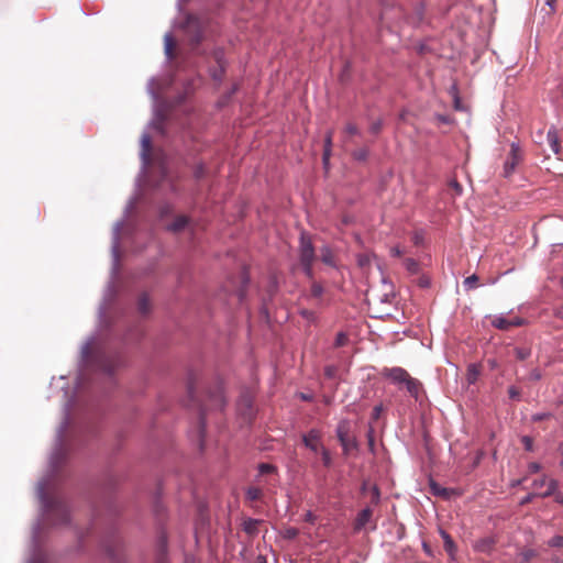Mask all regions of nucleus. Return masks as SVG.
I'll use <instances>...</instances> for the list:
<instances>
[{
  "instance_id": "nucleus-7",
  "label": "nucleus",
  "mask_w": 563,
  "mask_h": 563,
  "mask_svg": "<svg viewBox=\"0 0 563 563\" xmlns=\"http://www.w3.org/2000/svg\"><path fill=\"white\" fill-rule=\"evenodd\" d=\"M521 159L522 154L519 145L517 143H511L510 152L504 163V176H511Z\"/></svg>"
},
{
  "instance_id": "nucleus-12",
  "label": "nucleus",
  "mask_w": 563,
  "mask_h": 563,
  "mask_svg": "<svg viewBox=\"0 0 563 563\" xmlns=\"http://www.w3.org/2000/svg\"><path fill=\"white\" fill-rule=\"evenodd\" d=\"M405 385H406V388H407L408 393L416 400H418L419 399V395H420V390L422 388V384L418 379H416L413 377H410Z\"/></svg>"
},
{
  "instance_id": "nucleus-42",
  "label": "nucleus",
  "mask_w": 563,
  "mask_h": 563,
  "mask_svg": "<svg viewBox=\"0 0 563 563\" xmlns=\"http://www.w3.org/2000/svg\"><path fill=\"white\" fill-rule=\"evenodd\" d=\"M330 156H331V148H323L322 162H323L324 168H328Z\"/></svg>"
},
{
  "instance_id": "nucleus-56",
  "label": "nucleus",
  "mask_w": 563,
  "mask_h": 563,
  "mask_svg": "<svg viewBox=\"0 0 563 563\" xmlns=\"http://www.w3.org/2000/svg\"><path fill=\"white\" fill-rule=\"evenodd\" d=\"M199 420H200V437H202L203 429H205V416H203V412H200Z\"/></svg>"
},
{
  "instance_id": "nucleus-61",
  "label": "nucleus",
  "mask_w": 563,
  "mask_h": 563,
  "mask_svg": "<svg viewBox=\"0 0 563 563\" xmlns=\"http://www.w3.org/2000/svg\"><path fill=\"white\" fill-rule=\"evenodd\" d=\"M429 284H430V282H429V279H428V278H424V277H423V278H421V279H420V286H422V287H428V286H429Z\"/></svg>"
},
{
  "instance_id": "nucleus-15",
  "label": "nucleus",
  "mask_w": 563,
  "mask_h": 563,
  "mask_svg": "<svg viewBox=\"0 0 563 563\" xmlns=\"http://www.w3.org/2000/svg\"><path fill=\"white\" fill-rule=\"evenodd\" d=\"M548 143L554 154L560 153L559 136L555 128H551L547 133Z\"/></svg>"
},
{
  "instance_id": "nucleus-19",
  "label": "nucleus",
  "mask_w": 563,
  "mask_h": 563,
  "mask_svg": "<svg viewBox=\"0 0 563 563\" xmlns=\"http://www.w3.org/2000/svg\"><path fill=\"white\" fill-rule=\"evenodd\" d=\"M164 115L161 111L155 110L154 118L150 122L148 126L156 131L163 132Z\"/></svg>"
},
{
  "instance_id": "nucleus-28",
  "label": "nucleus",
  "mask_w": 563,
  "mask_h": 563,
  "mask_svg": "<svg viewBox=\"0 0 563 563\" xmlns=\"http://www.w3.org/2000/svg\"><path fill=\"white\" fill-rule=\"evenodd\" d=\"M515 354L518 360H526L531 355V350L529 347H516Z\"/></svg>"
},
{
  "instance_id": "nucleus-60",
  "label": "nucleus",
  "mask_w": 563,
  "mask_h": 563,
  "mask_svg": "<svg viewBox=\"0 0 563 563\" xmlns=\"http://www.w3.org/2000/svg\"><path fill=\"white\" fill-rule=\"evenodd\" d=\"M545 416H547L545 413H538V415H534V416H533V420H534V421H540V420L544 419V418H545Z\"/></svg>"
},
{
  "instance_id": "nucleus-43",
  "label": "nucleus",
  "mask_w": 563,
  "mask_h": 563,
  "mask_svg": "<svg viewBox=\"0 0 563 563\" xmlns=\"http://www.w3.org/2000/svg\"><path fill=\"white\" fill-rule=\"evenodd\" d=\"M522 443H523L525 449L527 451H532V449H533V441H532V439L530 437L525 435L522 438Z\"/></svg>"
},
{
  "instance_id": "nucleus-14",
  "label": "nucleus",
  "mask_w": 563,
  "mask_h": 563,
  "mask_svg": "<svg viewBox=\"0 0 563 563\" xmlns=\"http://www.w3.org/2000/svg\"><path fill=\"white\" fill-rule=\"evenodd\" d=\"M474 550L482 553H489L494 547L492 538H484L474 543Z\"/></svg>"
},
{
  "instance_id": "nucleus-22",
  "label": "nucleus",
  "mask_w": 563,
  "mask_h": 563,
  "mask_svg": "<svg viewBox=\"0 0 563 563\" xmlns=\"http://www.w3.org/2000/svg\"><path fill=\"white\" fill-rule=\"evenodd\" d=\"M137 309L140 313L146 314L150 311V301L145 294H143L137 301Z\"/></svg>"
},
{
  "instance_id": "nucleus-64",
  "label": "nucleus",
  "mask_w": 563,
  "mask_h": 563,
  "mask_svg": "<svg viewBox=\"0 0 563 563\" xmlns=\"http://www.w3.org/2000/svg\"><path fill=\"white\" fill-rule=\"evenodd\" d=\"M559 451L561 452V454L563 455V442L560 444L559 446Z\"/></svg>"
},
{
  "instance_id": "nucleus-26",
  "label": "nucleus",
  "mask_w": 563,
  "mask_h": 563,
  "mask_svg": "<svg viewBox=\"0 0 563 563\" xmlns=\"http://www.w3.org/2000/svg\"><path fill=\"white\" fill-rule=\"evenodd\" d=\"M430 489H431L432 494L435 496L446 497L449 495L446 488L441 487L440 485H438L434 482L430 483Z\"/></svg>"
},
{
  "instance_id": "nucleus-9",
  "label": "nucleus",
  "mask_w": 563,
  "mask_h": 563,
  "mask_svg": "<svg viewBox=\"0 0 563 563\" xmlns=\"http://www.w3.org/2000/svg\"><path fill=\"white\" fill-rule=\"evenodd\" d=\"M384 376L389 378L394 384H406L411 377L402 367H390L384 369Z\"/></svg>"
},
{
  "instance_id": "nucleus-47",
  "label": "nucleus",
  "mask_w": 563,
  "mask_h": 563,
  "mask_svg": "<svg viewBox=\"0 0 563 563\" xmlns=\"http://www.w3.org/2000/svg\"><path fill=\"white\" fill-rule=\"evenodd\" d=\"M534 497H539V493H531V494H528L527 496H525L521 501H520V505H527L528 503H530Z\"/></svg>"
},
{
  "instance_id": "nucleus-3",
  "label": "nucleus",
  "mask_w": 563,
  "mask_h": 563,
  "mask_svg": "<svg viewBox=\"0 0 563 563\" xmlns=\"http://www.w3.org/2000/svg\"><path fill=\"white\" fill-rule=\"evenodd\" d=\"M316 258L314 247L310 238L306 233H301L300 247H299V260L300 265L305 275L309 278H313L312 264Z\"/></svg>"
},
{
  "instance_id": "nucleus-41",
  "label": "nucleus",
  "mask_w": 563,
  "mask_h": 563,
  "mask_svg": "<svg viewBox=\"0 0 563 563\" xmlns=\"http://www.w3.org/2000/svg\"><path fill=\"white\" fill-rule=\"evenodd\" d=\"M449 186L455 191L456 195H461L462 194V186L459 184L457 180L455 179H452L450 183H449Z\"/></svg>"
},
{
  "instance_id": "nucleus-53",
  "label": "nucleus",
  "mask_w": 563,
  "mask_h": 563,
  "mask_svg": "<svg viewBox=\"0 0 563 563\" xmlns=\"http://www.w3.org/2000/svg\"><path fill=\"white\" fill-rule=\"evenodd\" d=\"M305 520L308 521V522H311L313 523L314 520H316V516L313 515L312 511H307L306 515H305Z\"/></svg>"
},
{
  "instance_id": "nucleus-38",
  "label": "nucleus",
  "mask_w": 563,
  "mask_h": 563,
  "mask_svg": "<svg viewBox=\"0 0 563 563\" xmlns=\"http://www.w3.org/2000/svg\"><path fill=\"white\" fill-rule=\"evenodd\" d=\"M384 408H383V405L379 404V405H376L374 408H373V411H372V419L373 420H378L382 412H383Z\"/></svg>"
},
{
  "instance_id": "nucleus-52",
  "label": "nucleus",
  "mask_w": 563,
  "mask_h": 563,
  "mask_svg": "<svg viewBox=\"0 0 563 563\" xmlns=\"http://www.w3.org/2000/svg\"><path fill=\"white\" fill-rule=\"evenodd\" d=\"M203 173H205L203 166L198 165L195 169V177L199 179L203 176Z\"/></svg>"
},
{
  "instance_id": "nucleus-23",
  "label": "nucleus",
  "mask_w": 563,
  "mask_h": 563,
  "mask_svg": "<svg viewBox=\"0 0 563 563\" xmlns=\"http://www.w3.org/2000/svg\"><path fill=\"white\" fill-rule=\"evenodd\" d=\"M537 555V552L532 549H526L522 550L519 553L520 563H528L530 562L534 556Z\"/></svg>"
},
{
  "instance_id": "nucleus-31",
  "label": "nucleus",
  "mask_w": 563,
  "mask_h": 563,
  "mask_svg": "<svg viewBox=\"0 0 563 563\" xmlns=\"http://www.w3.org/2000/svg\"><path fill=\"white\" fill-rule=\"evenodd\" d=\"M257 523V520L249 519L247 521L244 522V530L249 533H253L256 530Z\"/></svg>"
},
{
  "instance_id": "nucleus-59",
  "label": "nucleus",
  "mask_w": 563,
  "mask_h": 563,
  "mask_svg": "<svg viewBox=\"0 0 563 563\" xmlns=\"http://www.w3.org/2000/svg\"><path fill=\"white\" fill-rule=\"evenodd\" d=\"M555 317L563 319V306L558 308L554 312Z\"/></svg>"
},
{
  "instance_id": "nucleus-4",
  "label": "nucleus",
  "mask_w": 563,
  "mask_h": 563,
  "mask_svg": "<svg viewBox=\"0 0 563 563\" xmlns=\"http://www.w3.org/2000/svg\"><path fill=\"white\" fill-rule=\"evenodd\" d=\"M336 437L345 454H349L352 450L357 448V442L354 438L349 435L350 433V421L343 419L338 423Z\"/></svg>"
},
{
  "instance_id": "nucleus-34",
  "label": "nucleus",
  "mask_w": 563,
  "mask_h": 563,
  "mask_svg": "<svg viewBox=\"0 0 563 563\" xmlns=\"http://www.w3.org/2000/svg\"><path fill=\"white\" fill-rule=\"evenodd\" d=\"M311 294L313 297H320L323 294V287L318 283H313L311 285Z\"/></svg>"
},
{
  "instance_id": "nucleus-33",
  "label": "nucleus",
  "mask_w": 563,
  "mask_h": 563,
  "mask_svg": "<svg viewBox=\"0 0 563 563\" xmlns=\"http://www.w3.org/2000/svg\"><path fill=\"white\" fill-rule=\"evenodd\" d=\"M508 395H509V398L512 400H517V401L520 400V390L516 386H510L508 388Z\"/></svg>"
},
{
  "instance_id": "nucleus-2",
  "label": "nucleus",
  "mask_w": 563,
  "mask_h": 563,
  "mask_svg": "<svg viewBox=\"0 0 563 563\" xmlns=\"http://www.w3.org/2000/svg\"><path fill=\"white\" fill-rule=\"evenodd\" d=\"M136 201H137V198L135 196H133L129 199V201L124 208L122 219L118 220L113 225L112 244H111V256H112L111 277H110V282L108 283V286L106 288L102 302L98 310V314H99L100 319L104 318L106 310L117 292L114 283L119 275V271H120V253H119L120 233H121L122 228L125 224L126 219L130 217V213L135 208Z\"/></svg>"
},
{
  "instance_id": "nucleus-16",
  "label": "nucleus",
  "mask_w": 563,
  "mask_h": 563,
  "mask_svg": "<svg viewBox=\"0 0 563 563\" xmlns=\"http://www.w3.org/2000/svg\"><path fill=\"white\" fill-rule=\"evenodd\" d=\"M481 375L479 366L470 364L466 372V380L470 385L475 384Z\"/></svg>"
},
{
  "instance_id": "nucleus-5",
  "label": "nucleus",
  "mask_w": 563,
  "mask_h": 563,
  "mask_svg": "<svg viewBox=\"0 0 563 563\" xmlns=\"http://www.w3.org/2000/svg\"><path fill=\"white\" fill-rule=\"evenodd\" d=\"M42 528L32 529V551L31 556L26 563H52L47 554L40 548V534Z\"/></svg>"
},
{
  "instance_id": "nucleus-21",
  "label": "nucleus",
  "mask_w": 563,
  "mask_h": 563,
  "mask_svg": "<svg viewBox=\"0 0 563 563\" xmlns=\"http://www.w3.org/2000/svg\"><path fill=\"white\" fill-rule=\"evenodd\" d=\"M320 253H321V260H322V262H323L325 265L334 266L333 254H332V251H331L330 246L324 245V246L320 250Z\"/></svg>"
},
{
  "instance_id": "nucleus-20",
  "label": "nucleus",
  "mask_w": 563,
  "mask_h": 563,
  "mask_svg": "<svg viewBox=\"0 0 563 563\" xmlns=\"http://www.w3.org/2000/svg\"><path fill=\"white\" fill-rule=\"evenodd\" d=\"M188 224V218L185 216L177 217L169 225L168 230L178 232Z\"/></svg>"
},
{
  "instance_id": "nucleus-44",
  "label": "nucleus",
  "mask_w": 563,
  "mask_h": 563,
  "mask_svg": "<svg viewBox=\"0 0 563 563\" xmlns=\"http://www.w3.org/2000/svg\"><path fill=\"white\" fill-rule=\"evenodd\" d=\"M345 132L349 133V134H353V135L360 134V131H358L357 126L355 124H353V123H347L346 124Z\"/></svg>"
},
{
  "instance_id": "nucleus-45",
  "label": "nucleus",
  "mask_w": 563,
  "mask_h": 563,
  "mask_svg": "<svg viewBox=\"0 0 563 563\" xmlns=\"http://www.w3.org/2000/svg\"><path fill=\"white\" fill-rule=\"evenodd\" d=\"M258 470H260L261 474H266V473L273 472L274 466L271 464L263 463V464H260Z\"/></svg>"
},
{
  "instance_id": "nucleus-39",
  "label": "nucleus",
  "mask_w": 563,
  "mask_h": 563,
  "mask_svg": "<svg viewBox=\"0 0 563 563\" xmlns=\"http://www.w3.org/2000/svg\"><path fill=\"white\" fill-rule=\"evenodd\" d=\"M545 483H547V476H542L541 478H537L532 482V487L534 489H540L542 488L543 486H545Z\"/></svg>"
},
{
  "instance_id": "nucleus-62",
  "label": "nucleus",
  "mask_w": 563,
  "mask_h": 563,
  "mask_svg": "<svg viewBox=\"0 0 563 563\" xmlns=\"http://www.w3.org/2000/svg\"><path fill=\"white\" fill-rule=\"evenodd\" d=\"M162 177H163V179L168 178V173H167V169L165 166H162Z\"/></svg>"
},
{
  "instance_id": "nucleus-17",
  "label": "nucleus",
  "mask_w": 563,
  "mask_h": 563,
  "mask_svg": "<svg viewBox=\"0 0 563 563\" xmlns=\"http://www.w3.org/2000/svg\"><path fill=\"white\" fill-rule=\"evenodd\" d=\"M492 324L499 330H508L510 329V322L509 319L506 318L504 314H497L494 316L492 320Z\"/></svg>"
},
{
  "instance_id": "nucleus-30",
  "label": "nucleus",
  "mask_w": 563,
  "mask_h": 563,
  "mask_svg": "<svg viewBox=\"0 0 563 563\" xmlns=\"http://www.w3.org/2000/svg\"><path fill=\"white\" fill-rule=\"evenodd\" d=\"M319 452L321 453V459H322L323 465L325 467H330L332 464V457H331L330 452L325 448H321V451H319Z\"/></svg>"
},
{
  "instance_id": "nucleus-37",
  "label": "nucleus",
  "mask_w": 563,
  "mask_h": 563,
  "mask_svg": "<svg viewBox=\"0 0 563 563\" xmlns=\"http://www.w3.org/2000/svg\"><path fill=\"white\" fill-rule=\"evenodd\" d=\"M353 157L357 161H365L366 157H367V151L364 150V148H361V150H357V151H354L353 153Z\"/></svg>"
},
{
  "instance_id": "nucleus-55",
  "label": "nucleus",
  "mask_w": 563,
  "mask_h": 563,
  "mask_svg": "<svg viewBox=\"0 0 563 563\" xmlns=\"http://www.w3.org/2000/svg\"><path fill=\"white\" fill-rule=\"evenodd\" d=\"M241 404L244 405L247 409H251L252 408V401L250 398L247 397H243L241 399Z\"/></svg>"
},
{
  "instance_id": "nucleus-32",
  "label": "nucleus",
  "mask_w": 563,
  "mask_h": 563,
  "mask_svg": "<svg viewBox=\"0 0 563 563\" xmlns=\"http://www.w3.org/2000/svg\"><path fill=\"white\" fill-rule=\"evenodd\" d=\"M548 544L552 548H561V547H563V537L554 536L553 538H551L549 540Z\"/></svg>"
},
{
  "instance_id": "nucleus-58",
  "label": "nucleus",
  "mask_w": 563,
  "mask_h": 563,
  "mask_svg": "<svg viewBox=\"0 0 563 563\" xmlns=\"http://www.w3.org/2000/svg\"><path fill=\"white\" fill-rule=\"evenodd\" d=\"M554 498H555V501H556L558 504L563 505V493L558 492V493L555 494Z\"/></svg>"
},
{
  "instance_id": "nucleus-1",
  "label": "nucleus",
  "mask_w": 563,
  "mask_h": 563,
  "mask_svg": "<svg viewBox=\"0 0 563 563\" xmlns=\"http://www.w3.org/2000/svg\"><path fill=\"white\" fill-rule=\"evenodd\" d=\"M184 29L186 36L191 45L192 54L202 56L206 58V60H214L217 67H210L209 75L214 81L221 82L227 69L224 51L221 47H212L207 49L206 47L200 46V44L205 41V33L202 24L198 18L191 15L188 16L186 19Z\"/></svg>"
},
{
  "instance_id": "nucleus-10",
  "label": "nucleus",
  "mask_w": 563,
  "mask_h": 563,
  "mask_svg": "<svg viewBox=\"0 0 563 563\" xmlns=\"http://www.w3.org/2000/svg\"><path fill=\"white\" fill-rule=\"evenodd\" d=\"M372 517H373V511L369 507H366L363 510H361L357 514L355 521H354V527H353L354 531L360 532L363 529H365V527L372 522Z\"/></svg>"
},
{
  "instance_id": "nucleus-63",
  "label": "nucleus",
  "mask_w": 563,
  "mask_h": 563,
  "mask_svg": "<svg viewBox=\"0 0 563 563\" xmlns=\"http://www.w3.org/2000/svg\"><path fill=\"white\" fill-rule=\"evenodd\" d=\"M158 563H166L165 555H162L158 560Z\"/></svg>"
},
{
  "instance_id": "nucleus-25",
  "label": "nucleus",
  "mask_w": 563,
  "mask_h": 563,
  "mask_svg": "<svg viewBox=\"0 0 563 563\" xmlns=\"http://www.w3.org/2000/svg\"><path fill=\"white\" fill-rule=\"evenodd\" d=\"M246 498L247 500L254 501L257 500L262 496V490L257 487H249L246 489Z\"/></svg>"
},
{
  "instance_id": "nucleus-46",
  "label": "nucleus",
  "mask_w": 563,
  "mask_h": 563,
  "mask_svg": "<svg viewBox=\"0 0 563 563\" xmlns=\"http://www.w3.org/2000/svg\"><path fill=\"white\" fill-rule=\"evenodd\" d=\"M509 322H510V328L511 327H520L525 323V320L522 318L515 317V318H510Z\"/></svg>"
},
{
  "instance_id": "nucleus-24",
  "label": "nucleus",
  "mask_w": 563,
  "mask_h": 563,
  "mask_svg": "<svg viewBox=\"0 0 563 563\" xmlns=\"http://www.w3.org/2000/svg\"><path fill=\"white\" fill-rule=\"evenodd\" d=\"M405 267L410 274H417L419 272V263L413 258H406Z\"/></svg>"
},
{
  "instance_id": "nucleus-35",
  "label": "nucleus",
  "mask_w": 563,
  "mask_h": 563,
  "mask_svg": "<svg viewBox=\"0 0 563 563\" xmlns=\"http://www.w3.org/2000/svg\"><path fill=\"white\" fill-rule=\"evenodd\" d=\"M347 341V336L343 332H339L335 338V346H343Z\"/></svg>"
},
{
  "instance_id": "nucleus-48",
  "label": "nucleus",
  "mask_w": 563,
  "mask_h": 563,
  "mask_svg": "<svg viewBox=\"0 0 563 563\" xmlns=\"http://www.w3.org/2000/svg\"><path fill=\"white\" fill-rule=\"evenodd\" d=\"M541 470V465L538 462H531L528 465V471L530 473H538Z\"/></svg>"
},
{
  "instance_id": "nucleus-51",
  "label": "nucleus",
  "mask_w": 563,
  "mask_h": 563,
  "mask_svg": "<svg viewBox=\"0 0 563 563\" xmlns=\"http://www.w3.org/2000/svg\"><path fill=\"white\" fill-rule=\"evenodd\" d=\"M402 254V250L399 246H394L390 249V255L398 257Z\"/></svg>"
},
{
  "instance_id": "nucleus-8",
  "label": "nucleus",
  "mask_w": 563,
  "mask_h": 563,
  "mask_svg": "<svg viewBox=\"0 0 563 563\" xmlns=\"http://www.w3.org/2000/svg\"><path fill=\"white\" fill-rule=\"evenodd\" d=\"M302 442L306 448L314 453H318L321 451V448H324L320 442V432L316 429H311L306 434H303Z\"/></svg>"
},
{
  "instance_id": "nucleus-11",
  "label": "nucleus",
  "mask_w": 563,
  "mask_h": 563,
  "mask_svg": "<svg viewBox=\"0 0 563 563\" xmlns=\"http://www.w3.org/2000/svg\"><path fill=\"white\" fill-rule=\"evenodd\" d=\"M440 536H441V538L443 540V548H444V550L448 552V554L451 558H454V554L456 552V545H455L454 541L452 540L450 534L448 532H445L444 530L440 531Z\"/></svg>"
},
{
  "instance_id": "nucleus-40",
  "label": "nucleus",
  "mask_w": 563,
  "mask_h": 563,
  "mask_svg": "<svg viewBox=\"0 0 563 563\" xmlns=\"http://www.w3.org/2000/svg\"><path fill=\"white\" fill-rule=\"evenodd\" d=\"M366 435H367V440H368L369 450L373 452L375 444H374V429L372 427L368 429Z\"/></svg>"
},
{
  "instance_id": "nucleus-49",
  "label": "nucleus",
  "mask_w": 563,
  "mask_h": 563,
  "mask_svg": "<svg viewBox=\"0 0 563 563\" xmlns=\"http://www.w3.org/2000/svg\"><path fill=\"white\" fill-rule=\"evenodd\" d=\"M541 377H542V375L539 369H533L529 374V379H531V380H540Z\"/></svg>"
},
{
  "instance_id": "nucleus-27",
  "label": "nucleus",
  "mask_w": 563,
  "mask_h": 563,
  "mask_svg": "<svg viewBox=\"0 0 563 563\" xmlns=\"http://www.w3.org/2000/svg\"><path fill=\"white\" fill-rule=\"evenodd\" d=\"M155 84L156 79L152 77L147 82V92L153 98V100L156 102L158 100V93L155 90Z\"/></svg>"
},
{
  "instance_id": "nucleus-29",
  "label": "nucleus",
  "mask_w": 563,
  "mask_h": 563,
  "mask_svg": "<svg viewBox=\"0 0 563 563\" xmlns=\"http://www.w3.org/2000/svg\"><path fill=\"white\" fill-rule=\"evenodd\" d=\"M478 277L474 274L466 277L463 282L465 289H473L477 286Z\"/></svg>"
},
{
  "instance_id": "nucleus-6",
  "label": "nucleus",
  "mask_w": 563,
  "mask_h": 563,
  "mask_svg": "<svg viewBox=\"0 0 563 563\" xmlns=\"http://www.w3.org/2000/svg\"><path fill=\"white\" fill-rule=\"evenodd\" d=\"M141 170L137 180L146 176L151 163V135L144 132L141 136Z\"/></svg>"
},
{
  "instance_id": "nucleus-57",
  "label": "nucleus",
  "mask_w": 563,
  "mask_h": 563,
  "mask_svg": "<svg viewBox=\"0 0 563 563\" xmlns=\"http://www.w3.org/2000/svg\"><path fill=\"white\" fill-rule=\"evenodd\" d=\"M334 373H335V368H334V367H332V366H328V367H325V375H327L328 377H333V376H334Z\"/></svg>"
},
{
  "instance_id": "nucleus-18",
  "label": "nucleus",
  "mask_w": 563,
  "mask_h": 563,
  "mask_svg": "<svg viewBox=\"0 0 563 563\" xmlns=\"http://www.w3.org/2000/svg\"><path fill=\"white\" fill-rule=\"evenodd\" d=\"M545 485H547V489L544 492H542V493H539V497H543L544 498V497H549L551 495L555 496V494L558 493L556 489H558V486H559L558 481L553 479V478H551V479L547 478Z\"/></svg>"
},
{
  "instance_id": "nucleus-13",
  "label": "nucleus",
  "mask_w": 563,
  "mask_h": 563,
  "mask_svg": "<svg viewBox=\"0 0 563 563\" xmlns=\"http://www.w3.org/2000/svg\"><path fill=\"white\" fill-rule=\"evenodd\" d=\"M175 41L170 33L164 35V53L166 59L170 62L174 58Z\"/></svg>"
},
{
  "instance_id": "nucleus-50",
  "label": "nucleus",
  "mask_w": 563,
  "mask_h": 563,
  "mask_svg": "<svg viewBox=\"0 0 563 563\" xmlns=\"http://www.w3.org/2000/svg\"><path fill=\"white\" fill-rule=\"evenodd\" d=\"M331 146H332V133L329 132V133H327L325 139H324V148H331Z\"/></svg>"
},
{
  "instance_id": "nucleus-36",
  "label": "nucleus",
  "mask_w": 563,
  "mask_h": 563,
  "mask_svg": "<svg viewBox=\"0 0 563 563\" xmlns=\"http://www.w3.org/2000/svg\"><path fill=\"white\" fill-rule=\"evenodd\" d=\"M382 125H383L382 120H377V121L373 122L369 126V132L373 134H378L380 132Z\"/></svg>"
},
{
  "instance_id": "nucleus-54",
  "label": "nucleus",
  "mask_w": 563,
  "mask_h": 563,
  "mask_svg": "<svg viewBox=\"0 0 563 563\" xmlns=\"http://www.w3.org/2000/svg\"><path fill=\"white\" fill-rule=\"evenodd\" d=\"M379 496H380V494H379V489L375 486V487L373 488V499H374V503H375V504H377V503H378V500H379Z\"/></svg>"
}]
</instances>
